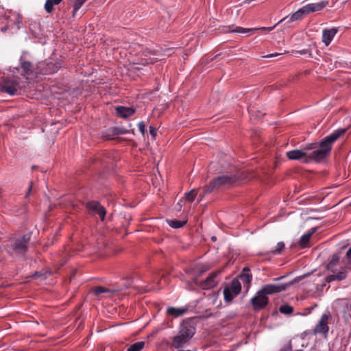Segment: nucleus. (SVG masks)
I'll use <instances>...</instances> for the list:
<instances>
[{
  "instance_id": "26",
  "label": "nucleus",
  "mask_w": 351,
  "mask_h": 351,
  "mask_svg": "<svg viewBox=\"0 0 351 351\" xmlns=\"http://www.w3.org/2000/svg\"><path fill=\"white\" fill-rule=\"evenodd\" d=\"M102 137L105 140H112V139H114L117 136H116L115 132L114 130L113 127L110 128H108L105 132H104L103 134H102Z\"/></svg>"
},
{
  "instance_id": "6",
  "label": "nucleus",
  "mask_w": 351,
  "mask_h": 351,
  "mask_svg": "<svg viewBox=\"0 0 351 351\" xmlns=\"http://www.w3.org/2000/svg\"><path fill=\"white\" fill-rule=\"evenodd\" d=\"M19 89V82L14 77H3L0 82V90L10 95H14Z\"/></svg>"
},
{
  "instance_id": "20",
  "label": "nucleus",
  "mask_w": 351,
  "mask_h": 351,
  "mask_svg": "<svg viewBox=\"0 0 351 351\" xmlns=\"http://www.w3.org/2000/svg\"><path fill=\"white\" fill-rule=\"evenodd\" d=\"M316 229L314 228L310 232L303 234L300 239L299 244L301 248H305L308 246L310 239L312 234L315 232Z\"/></svg>"
},
{
  "instance_id": "36",
  "label": "nucleus",
  "mask_w": 351,
  "mask_h": 351,
  "mask_svg": "<svg viewBox=\"0 0 351 351\" xmlns=\"http://www.w3.org/2000/svg\"><path fill=\"white\" fill-rule=\"evenodd\" d=\"M149 133L153 138H155L156 136L157 132L154 127L149 126Z\"/></svg>"
},
{
  "instance_id": "21",
  "label": "nucleus",
  "mask_w": 351,
  "mask_h": 351,
  "mask_svg": "<svg viewBox=\"0 0 351 351\" xmlns=\"http://www.w3.org/2000/svg\"><path fill=\"white\" fill-rule=\"evenodd\" d=\"M186 311V308H175V307H169L167 309V313L169 315H171L174 317H178L184 315Z\"/></svg>"
},
{
  "instance_id": "3",
  "label": "nucleus",
  "mask_w": 351,
  "mask_h": 351,
  "mask_svg": "<svg viewBox=\"0 0 351 351\" xmlns=\"http://www.w3.org/2000/svg\"><path fill=\"white\" fill-rule=\"evenodd\" d=\"M195 333V328L189 323H183L180 325L176 336L172 338L171 346L180 349L184 346Z\"/></svg>"
},
{
  "instance_id": "32",
  "label": "nucleus",
  "mask_w": 351,
  "mask_h": 351,
  "mask_svg": "<svg viewBox=\"0 0 351 351\" xmlns=\"http://www.w3.org/2000/svg\"><path fill=\"white\" fill-rule=\"evenodd\" d=\"M113 128L115 132L116 136L128 133V130L125 128H119V127H113Z\"/></svg>"
},
{
  "instance_id": "37",
  "label": "nucleus",
  "mask_w": 351,
  "mask_h": 351,
  "mask_svg": "<svg viewBox=\"0 0 351 351\" xmlns=\"http://www.w3.org/2000/svg\"><path fill=\"white\" fill-rule=\"evenodd\" d=\"M156 61H157L156 58H152V59H149V60H145V62H143L141 64L143 65H145V64H152Z\"/></svg>"
},
{
  "instance_id": "14",
  "label": "nucleus",
  "mask_w": 351,
  "mask_h": 351,
  "mask_svg": "<svg viewBox=\"0 0 351 351\" xmlns=\"http://www.w3.org/2000/svg\"><path fill=\"white\" fill-rule=\"evenodd\" d=\"M307 155L308 152L302 149H294L287 152V156L289 160H302L303 162Z\"/></svg>"
},
{
  "instance_id": "34",
  "label": "nucleus",
  "mask_w": 351,
  "mask_h": 351,
  "mask_svg": "<svg viewBox=\"0 0 351 351\" xmlns=\"http://www.w3.org/2000/svg\"><path fill=\"white\" fill-rule=\"evenodd\" d=\"M138 128L139 131L142 133V134H144L145 133V125L143 121L138 123Z\"/></svg>"
},
{
  "instance_id": "27",
  "label": "nucleus",
  "mask_w": 351,
  "mask_h": 351,
  "mask_svg": "<svg viewBox=\"0 0 351 351\" xmlns=\"http://www.w3.org/2000/svg\"><path fill=\"white\" fill-rule=\"evenodd\" d=\"M145 346L144 341H138L131 345L127 351H141Z\"/></svg>"
},
{
  "instance_id": "40",
  "label": "nucleus",
  "mask_w": 351,
  "mask_h": 351,
  "mask_svg": "<svg viewBox=\"0 0 351 351\" xmlns=\"http://www.w3.org/2000/svg\"><path fill=\"white\" fill-rule=\"evenodd\" d=\"M32 188V183H31V184L28 187L27 191L25 194V197H27L30 195Z\"/></svg>"
},
{
  "instance_id": "44",
  "label": "nucleus",
  "mask_w": 351,
  "mask_h": 351,
  "mask_svg": "<svg viewBox=\"0 0 351 351\" xmlns=\"http://www.w3.org/2000/svg\"><path fill=\"white\" fill-rule=\"evenodd\" d=\"M298 278H299L298 280L295 279V282L299 281V280L302 279V277H299Z\"/></svg>"
},
{
  "instance_id": "43",
  "label": "nucleus",
  "mask_w": 351,
  "mask_h": 351,
  "mask_svg": "<svg viewBox=\"0 0 351 351\" xmlns=\"http://www.w3.org/2000/svg\"><path fill=\"white\" fill-rule=\"evenodd\" d=\"M212 240H213V241H216V237H212Z\"/></svg>"
},
{
  "instance_id": "38",
  "label": "nucleus",
  "mask_w": 351,
  "mask_h": 351,
  "mask_svg": "<svg viewBox=\"0 0 351 351\" xmlns=\"http://www.w3.org/2000/svg\"><path fill=\"white\" fill-rule=\"evenodd\" d=\"M287 52H284V53H271V54H269V55H267L265 56H263V58H272V57H276V56H278L280 54H282V53H286Z\"/></svg>"
},
{
  "instance_id": "11",
  "label": "nucleus",
  "mask_w": 351,
  "mask_h": 351,
  "mask_svg": "<svg viewBox=\"0 0 351 351\" xmlns=\"http://www.w3.org/2000/svg\"><path fill=\"white\" fill-rule=\"evenodd\" d=\"M348 276V271L346 267H341L339 270L337 269V271L335 273H332V274L328 275L326 278L325 281L327 283H330L333 281H341L345 280L347 278Z\"/></svg>"
},
{
  "instance_id": "15",
  "label": "nucleus",
  "mask_w": 351,
  "mask_h": 351,
  "mask_svg": "<svg viewBox=\"0 0 351 351\" xmlns=\"http://www.w3.org/2000/svg\"><path fill=\"white\" fill-rule=\"evenodd\" d=\"M337 33L336 28L325 29L322 32V42L326 45H329L333 38Z\"/></svg>"
},
{
  "instance_id": "7",
  "label": "nucleus",
  "mask_w": 351,
  "mask_h": 351,
  "mask_svg": "<svg viewBox=\"0 0 351 351\" xmlns=\"http://www.w3.org/2000/svg\"><path fill=\"white\" fill-rule=\"evenodd\" d=\"M30 240L29 234H24L23 237L13 241L10 247L17 255H24L28 249V243Z\"/></svg>"
},
{
  "instance_id": "35",
  "label": "nucleus",
  "mask_w": 351,
  "mask_h": 351,
  "mask_svg": "<svg viewBox=\"0 0 351 351\" xmlns=\"http://www.w3.org/2000/svg\"><path fill=\"white\" fill-rule=\"evenodd\" d=\"M278 351H292L291 343L289 342L288 344H287L285 346H284L282 348H281Z\"/></svg>"
},
{
  "instance_id": "2",
  "label": "nucleus",
  "mask_w": 351,
  "mask_h": 351,
  "mask_svg": "<svg viewBox=\"0 0 351 351\" xmlns=\"http://www.w3.org/2000/svg\"><path fill=\"white\" fill-rule=\"evenodd\" d=\"M286 289L287 285L285 284H269L263 286L251 299L254 310L260 311L267 305L269 302L267 295L280 293Z\"/></svg>"
},
{
  "instance_id": "46",
  "label": "nucleus",
  "mask_w": 351,
  "mask_h": 351,
  "mask_svg": "<svg viewBox=\"0 0 351 351\" xmlns=\"http://www.w3.org/2000/svg\"><path fill=\"white\" fill-rule=\"evenodd\" d=\"M350 311H351V304H350Z\"/></svg>"
},
{
  "instance_id": "28",
  "label": "nucleus",
  "mask_w": 351,
  "mask_h": 351,
  "mask_svg": "<svg viewBox=\"0 0 351 351\" xmlns=\"http://www.w3.org/2000/svg\"><path fill=\"white\" fill-rule=\"evenodd\" d=\"M87 0H74L73 16H74L79 9L84 5Z\"/></svg>"
},
{
  "instance_id": "8",
  "label": "nucleus",
  "mask_w": 351,
  "mask_h": 351,
  "mask_svg": "<svg viewBox=\"0 0 351 351\" xmlns=\"http://www.w3.org/2000/svg\"><path fill=\"white\" fill-rule=\"evenodd\" d=\"M241 291V284L237 279H233L229 287H226L223 289L224 300L226 302L232 301V296L230 295V292L233 293V296L238 295Z\"/></svg>"
},
{
  "instance_id": "24",
  "label": "nucleus",
  "mask_w": 351,
  "mask_h": 351,
  "mask_svg": "<svg viewBox=\"0 0 351 351\" xmlns=\"http://www.w3.org/2000/svg\"><path fill=\"white\" fill-rule=\"evenodd\" d=\"M62 0H47L45 4V9L47 13H51L53 10L54 5H58Z\"/></svg>"
},
{
  "instance_id": "30",
  "label": "nucleus",
  "mask_w": 351,
  "mask_h": 351,
  "mask_svg": "<svg viewBox=\"0 0 351 351\" xmlns=\"http://www.w3.org/2000/svg\"><path fill=\"white\" fill-rule=\"evenodd\" d=\"M197 195V191L195 189H192L185 194V198L187 201L192 202L195 200Z\"/></svg>"
},
{
  "instance_id": "12",
  "label": "nucleus",
  "mask_w": 351,
  "mask_h": 351,
  "mask_svg": "<svg viewBox=\"0 0 351 351\" xmlns=\"http://www.w3.org/2000/svg\"><path fill=\"white\" fill-rule=\"evenodd\" d=\"M86 208L97 213L102 221L104 219L106 211L104 207H103L99 202L95 201L89 202L86 204Z\"/></svg>"
},
{
  "instance_id": "33",
  "label": "nucleus",
  "mask_w": 351,
  "mask_h": 351,
  "mask_svg": "<svg viewBox=\"0 0 351 351\" xmlns=\"http://www.w3.org/2000/svg\"><path fill=\"white\" fill-rule=\"evenodd\" d=\"M317 147L316 143H310L306 145L302 150L311 153Z\"/></svg>"
},
{
  "instance_id": "1",
  "label": "nucleus",
  "mask_w": 351,
  "mask_h": 351,
  "mask_svg": "<svg viewBox=\"0 0 351 351\" xmlns=\"http://www.w3.org/2000/svg\"><path fill=\"white\" fill-rule=\"evenodd\" d=\"M346 132V130H338L325 137L320 143L319 148L316 147L311 153L308 152L306 158L304 163H308L311 161L319 162L326 158L330 153L332 144Z\"/></svg>"
},
{
  "instance_id": "29",
  "label": "nucleus",
  "mask_w": 351,
  "mask_h": 351,
  "mask_svg": "<svg viewBox=\"0 0 351 351\" xmlns=\"http://www.w3.org/2000/svg\"><path fill=\"white\" fill-rule=\"evenodd\" d=\"M284 248H285V243L282 241L278 242L277 243V245L275 247V249L271 250L270 251V253H271L273 254H280L282 253Z\"/></svg>"
},
{
  "instance_id": "42",
  "label": "nucleus",
  "mask_w": 351,
  "mask_h": 351,
  "mask_svg": "<svg viewBox=\"0 0 351 351\" xmlns=\"http://www.w3.org/2000/svg\"><path fill=\"white\" fill-rule=\"evenodd\" d=\"M230 295L232 296V300L236 297V296H233V293H232V292H230Z\"/></svg>"
},
{
  "instance_id": "5",
  "label": "nucleus",
  "mask_w": 351,
  "mask_h": 351,
  "mask_svg": "<svg viewBox=\"0 0 351 351\" xmlns=\"http://www.w3.org/2000/svg\"><path fill=\"white\" fill-rule=\"evenodd\" d=\"M237 180L234 175H223L213 179L210 183L206 186L205 192L208 193L215 189H218L222 186H228L233 184Z\"/></svg>"
},
{
  "instance_id": "31",
  "label": "nucleus",
  "mask_w": 351,
  "mask_h": 351,
  "mask_svg": "<svg viewBox=\"0 0 351 351\" xmlns=\"http://www.w3.org/2000/svg\"><path fill=\"white\" fill-rule=\"evenodd\" d=\"M293 311V307H291V306H289L288 304L282 305L279 308V311L281 313L285 314V315H289V314L292 313Z\"/></svg>"
},
{
  "instance_id": "41",
  "label": "nucleus",
  "mask_w": 351,
  "mask_h": 351,
  "mask_svg": "<svg viewBox=\"0 0 351 351\" xmlns=\"http://www.w3.org/2000/svg\"><path fill=\"white\" fill-rule=\"evenodd\" d=\"M306 53H307V50L306 49H303V50H301V51H295V53H298V54H300V55L306 54Z\"/></svg>"
},
{
  "instance_id": "18",
  "label": "nucleus",
  "mask_w": 351,
  "mask_h": 351,
  "mask_svg": "<svg viewBox=\"0 0 351 351\" xmlns=\"http://www.w3.org/2000/svg\"><path fill=\"white\" fill-rule=\"evenodd\" d=\"M340 256L339 254L332 255L331 260L326 265V269L331 273H335L337 271V266L339 264Z\"/></svg>"
},
{
  "instance_id": "13",
  "label": "nucleus",
  "mask_w": 351,
  "mask_h": 351,
  "mask_svg": "<svg viewBox=\"0 0 351 351\" xmlns=\"http://www.w3.org/2000/svg\"><path fill=\"white\" fill-rule=\"evenodd\" d=\"M328 316L327 315L324 314L322 315L314 330L315 333L326 334L328 332Z\"/></svg>"
},
{
  "instance_id": "39",
  "label": "nucleus",
  "mask_w": 351,
  "mask_h": 351,
  "mask_svg": "<svg viewBox=\"0 0 351 351\" xmlns=\"http://www.w3.org/2000/svg\"><path fill=\"white\" fill-rule=\"evenodd\" d=\"M346 256L349 258V262L351 263V247L347 251Z\"/></svg>"
},
{
  "instance_id": "17",
  "label": "nucleus",
  "mask_w": 351,
  "mask_h": 351,
  "mask_svg": "<svg viewBox=\"0 0 351 351\" xmlns=\"http://www.w3.org/2000/svg\"><path fill=\"white\" fill-rule=\"evenodd\" d=\"M46 66L45 69L40 70L39 72L43 74H50L53 73L58 71L59 66L57 64H54L51 62L47 63L46 64L45 63H40L39 66H38V69L41 68L42 66Z\"/></svg>"
},
{
  "instance_id": "23",
  "label": "nucleus",
  "mask_w": 351,
  "mask_h": 351,
  "mask_svg": "<svg viewBox=\"0 0 351 351\" xmlns=\"http://www.w3.org/2000/svg\"><path fill=\"white\" fill-rule=\"evenodd\" d=\"M187 222L186 219L177 220V219H169L167 220V223L169 226L173 228H180L183 227Z\"/></svg>"
},
{
  "instance_id": "25",
  "label": "nucleus",
  "mask_w": 351,
  "mask_h": 351,
  "mask_svg": "<svg viewBox=\"0 0 351 351\" xmlns=\"http://www.w3.org/2000/svg\"><path fill=\"white\" fill-rule=\"evenodd\" d=\"M249 272V269L244 268L242 274L239 276V278L247 284H250L252 281V275Z\"/></svg>"
},
{
  "instance_id": "10",
  "label": "nucleus",
  "mask_w": 351,
  "mask_h": 351,
  "mask_svg": "<svg viewBox=\"0 0 351 351\" xmlns=\"http://www.w3.org/2000/svg\"><path fill=\"white\" fill-rule=\"evenodd\" d=\"M219 274V271H216L210 274L206 279L200 283V287L203 289H210L215 287L219 281V279L218 278Z\"/></svg>"
},
{
  "instance_id": "4",
  "label": "nucleus",
  "mask_w": 351,
  "mask_h": 351,
  "mask_svg": "<svg viewBox=\"0 0 351 351\" xmlns=\"http://www.w3.org/2000/svg\"><path fill=\"white\" fill-rule=\"evenodd\" d=\"M328 5V1H322L319 3H308L306 5H304L301 8H300L298 10H297L295 12L292 14L290 16H287L280 20L279 23L285 21L287 19H289L290 21H296L298 20H300L303 19L305 16L307 14L314 12L316 11H319L323 10L324 8H326Z\"/></svg>"
},
{
  "instance_id": "19",
  "label": "nucleus",
  "mask_w": 351,
  "mask_h": 351,
  "mask_svg": "<svg viewBox=\"0 0 351 351\" xmlns=\"http://www.w3.org/2000/svg\"><path fill=\"white\" fill-rule=\"evenodd\" d=\"M21 67L23 70L25 74H32L34 71V67L32 63L29 61L25 60L23 57L20 58Z\"/></svg>"
},
{
  "instance_id": "22",
  "label": "nucleus",
  "mask_w": 351,
  "mask_h": 351,
  "mask_svg": "<svg viewBox=\"0 0 351 351\" xmlns=\"http://www.w3.org/2000/svg\"><path fill=\"white\" fill-rule=\"evenodd\" d=\"M93 292L95 295L99 296L101 293H108L110 295H112L114 294L117 291L116 290L106 289L104 287H97L93 289Z\"/></svg>"
},
{
  "instance_id": "9",
  "label": "nucleus",
  "mask_w": 351,
  "mask_h": 351,
  "mask_svg": "<svg viewBox=\"0 0 351 351\" xmlns=\"http://www.w3.org/2000/svg\"><path fill=\"white\" fill-rule=\"evenodd\" d=\"M276 25H277V24L272 27H260V28H243L241 27H238V26H235L234 25H232L224 27L222 29V32H223L225 33L230 32V33H239V34H247V33L254 34L255 32H256L258 29H267V31L270 32V31L273 30L276 27Z\"/></svg>"
},
{
  "instance_id": "45",
  "label": "nucleus",
  "mask_w": 351,
  "mask_h": 351,
  "mask_svg": "<svg viewBox=\"0 0 351 351\" xmlns=\"http://www.w3.org/2000/svg\"><path fill=\"white\" fill-rule=\"evenodd\" d=\"M204 195H203L202 196H201V198H200L199 201H201V200H202V199H203Z\"/></svg>"
},
{
  "instance_id": "16",
  "label": "nucleus",
  "mask_w": 351,
  "mask_h": 351,
  "mask_svg": "<svg viewBox=\"0 0 351 351\" xmlns=\"http://www.w3.org/2000/svg\"><path fill=\"white\" fill-rule=\"evenodd\" d=\"M117 114L122 118H127L133 115L135 110L130 107L118 106L116 108Z\"/></svg>"
}]
</instances>
